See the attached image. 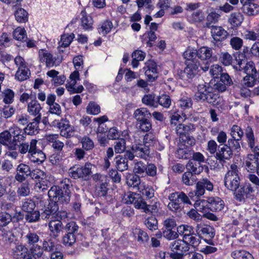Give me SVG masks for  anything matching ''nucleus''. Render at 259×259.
I'll return each mask as SVG.
<instances>
[{
  "mask_svg": "<svg viewBox=\"0 0 259 259\" xmlns=\"http://www.w3.org/2000/svg\"><path fill=\"white\" fill-rule=\"evenodd\" d=\"M168 199L169 202L167 204V208L175 213L181 211L183 208L182 203L190 204L189 197L183 192L172 193L169 195Z\"/></svg>",
  "mask_w": 259,
  "mask_h": 259,
  "instance_id": "obj_1",
  "label": "nucleus"
},
{
  "mask_svg": "<svg viewBox=\"0 0 259 259\" xmlns=\"http://www.w3.org/2000/svg\"><path fill=\"white\" fill-rule=\"evenodd\" d=\"M237 166L234 164L230 166L224 178L225 187L229 190L235 192L240 186V179L238 174Z\"/></svg>",
  "mask_w": 259,
  "mask_h": 259,
  "instance_id": "obj_2",
  "label": "nucleus"
},
{
  "mask_svg": "<svg viewBox=\"0 0 259 259\" xmlns=\"http://www.w3.org/2000/svg\"><path fill=\"white\" fill-rule=\"evenodd\" d=\"M93 165L90 163H86L84 166H73L68 171L69 176L74 179H80L87 181L90 179L92 174Z\"/></svg>",
  "mask_w": 259,
  "mask_h": 259,
  "instance_id": "obj_3",
  "label": "nucleus"
},
{
  "mask_svg": "<svg viewBox=\"0 0 259 259\" xmlns=\"http://www.w3.org/2000/svg\"><path fill=\"white\" fill-rule=\"evenodd\" d=\"M206 206L212 211H220L225 207L224 201L219 197H210L207 200L199 199L196 200L194 206L197 208L199 206Z\"/></svg>",
  "mask_w": 259,
  "mask_h": 259,
  "instance_id": "obj_4",
  "label": "nucleus"
},
{
  "mask_svg": "<svg viewBox=\"0 0 259 259\" xmlns=\"http://www.w3.org/2000/svg\"><path fill=\"white\" fill-rule=\"evenodd\" d=\"M30 177L32 179L38 180L34 186V189L37 192H44L47 190L50 184L48 180V176L43 171L39 169L31 170Z\"/></svg>",
  "mask_w": 259,
  "mask_h": 259,
  "instance_id": "obj_5",
  "label": "nucleus"
},
{
  "mask_svg": "<svg viewBox=\"0 0 259 259\" xmlns=\"http://www.w3.org/2000/svg\"><path fill=\"white\" fill-rule=\"evenodd\" d=\"M186 67L183 71H181L179 75L180 78L184 80L192 79L199 72L200 63L198 61H186Z\"/></svg>",
  "mask_w": 259,
  "mask_h": 259,
  "instance_id": "obj_6",
  "label": "nucleus"
},
{
  "mask_svg": "<svg viewBox=\"0 0 259 259\" xmlns=\"http://www.w3.org/2000/svg\"><path fill=\"white\" fill-rule=\"evenodd\" d=\"M39 61L45 63L47 67H53L59 66L62 61V58L59 56L54 57L48 50L41 49L38 51Z\"/></svg>",
  "mask_w": 259,
  "mask_h": 259,
  "instance_id": "obj_7",
  "label": "nucleus"
},
{
  "mask_svg": "<svg viewBox=\"0 0 259 259\" xmlns=\"http://www.w3.org/2000/svg\"><path fill=\"white\" fill-rule=\"evenodd\" d=\"M254 191L251 185L246 182L242 187L234 192V195L237 200L242 202L244 201L246 198H251Z\"/></svg>",
  "mask_w": 259,
  "mask_h": 259,
  "instance_id": "obj_8",
  "label": "nucleus"
},
{
  "mask_svg": "<svg viewBox=\"0 0 259 259\" xmlns=\"http://www.w3.org/2000/svg\"><path fill=\"white\" fill-rule=\"evenodd\" d=\"M131 149L135 153L136 157L147 159L149 157L150 148L142 142L135 141L131 146Z\"/></svg>",
  "mask_w": 259,
  "mask_h": 259,
  "instance_id": "obj_9",
  "label": "nucleus"
},
{
  "mask_svg": "<svg viewBox=\"0 0 259 259\" xmlns=\"http://www.w3.org/2000/svg\"><path fill=\"white\" fill-rule=\"evenodd\" d=\"M125 203L133 204L137 209H142L146 206V202L140 194L128 192L125 198Z\"/></svg>",
  "mask_w": 259,
  "mask_h": 259,
  "instance_id": "obj_10",
  "label": "nucleus"
},
{
  "mask_svg": "<svg viewBox=\"0 0 259 259\" xmlns=\"http://www.w3.org/2000/svg\"><path fill=\"white\" fill-rule=\"evenodd\" d=\"M245 136L248 147L250 148L252 152L254 153L255 157L259 158V146H255V139L253 131L252 128L248 126L245 130Z\"/></svg>",
  "mask_w": 259,
  "mask_h": 259,
  "instance_id": "obj_11",
  "label": "nucleus"
},
{
  "mask_svg": "<svg viewBox=\"0 0 259 259\" xmlns=\"http://www.w3.org/2000/svg\"><path fill=\"white\" fill-rule=\"evenodd\" d=\"M240 3L242 11L246 15L251 16L259 13V5L255 3V0H240Z\"/></svg>",
  "mask_w": 259,
  "mask_h": 259,
  "instance_id": "obj_12",
  "label": "nucleus"
},
{
  "mask_svg": "<svg viewBox=\"0 0 259 259\" xmlns=\"http://www.w3.org/2000/svg\"><path fill=\"white\" fill-rule=\"evenodd\" d=\"M16 174L15 180L19 183H22L30 177L31 168L28 165L21 163L16 168Z\"/></svg>",
  "mask_w": 259,
  "mask_h": 259,
  "instance_id": "obj_13",
  "label": "nucleus"
},
{
  "mask_svg": "<svg viewBox=\"0 0 259 259\" xmlns=\"http://www.w3.org/2000/svg\"><path fill=\"white\" fill-rule=\"evenodd\" d=\"M70 78L71 79V82L67 83L66 88L71 94L80 93L83 90V87L82 85L75 88L74 86L76 83V80H79V74L78 71L76 69L70 75Z\"/></svg>",
  "mask_w": 259,
  "mask_h": 259,
  "instance_id": "obj_14",
  "label": "nucleus"
},
{
  "mask_svg": "<svg viewBox=\"0 0 259 259\" xmlns=\"http://www.w3.org/2000/svg\"><path fill=\"white\" fill-rule=\"evenodd\" d=\"M37 142L36 139H32L30 142H22L18 145V150L21 154H27L28 157L34 150H35Z\"/></svg>",
  "mask_w": 259,
  "mask_h": 259,
  "instance_id": "obj_15",
  "label": "nucleus"
},
{
  "mask_svg": "<svg viewBox=\"0 0 259 259\" xmlns=\"http://www.w3.org/2000/svg\"><path fill=\"white\" fill-rule=\"evenodd\" d=\"M197 57L202 60H209V62L218 60L217 56L212 54L211 49L207 47H201L197 50Z\"/></svg>",
  "mask_w": 259,
  "mask_h": 259,
  "instance_id": "obj_16",
  "label": "nucleus"
},
{
  "mask_svg": "<svg viewBox=\"0 0 259 259\" xmlns=\"http://www.w3.org/2000/svg\"><path fill=\"white\" fill-rule=\"evenodd\" d=\"M233 155V151L226 144L219 145L215 157L221 162H225L230 159Z\"/></svg>",
  "mask_w": 259,
  "mask_h": 259,
  "instance_id": "obj_17",
  "label": "nucleus"
},
{
  "mask_svg": "<svg viewBox=\"0 0 259 259\" xmlns=\"http://www.w3.org/2000/svg\"><path fill=\"white\" fill-rule=\"evenodd\" d=\"M58 126L60 129V135L62 137L68 138L73 135L74 129L71 126L68 120L62 119L58 123Z\"/></svg>",
  "mask_w": 259,
  "mask_h": 259,
  "instance_id": "obj_18",
  "label": "nucleus"
},
{
  "mask_svg": "<svg viewBox=\"0 0 259 259\" xmlns=\"http://www.w3.org/2000/svg\"><path fill=\"white\" fill-rule=\"evenodd\" d=\"M144 69L145 70V75L149 81H153L157 78V70L155 62L151 60L148 61L146 63Z\"/></svg>",
  "mask_w": 259,
  "mask_h": 259,
  "instance_id": "obj_19",
  "label": "nucleus"
},
{
  "mask_svg": "<svg viewBox=\"0 0 259 259\" xmlns=\"http://www.w3.org/2000/svg\"><path fill=\"white\" fill-rule=\"evenodd\" d=\"M212 37L216 41L225 39L228 35V32L222 26H214L210 28Z\"/></svg>",
  "mask_w": 259,
  "mask_h": 259,
  "instance_id": "obj_20",
  "label": "nucleus"
},
{
  "mask_svg": "<svg viewBox=\"0 0 259 259\" xmlns=\"http://www.w3.org/2000/svg\"><path fill=\"white\" fill-rule=\"evenodd\" d=\"M1 144L7 146L9 149L12 150L16 149V144L13 143V139L12 140V135L10 131L6 130L0 133Z\"/></svg>",
  "mask_w": 259,
  "mask_h": 259,
  "instance_id": "obj_21",
  "label": "nucleus"
},
{
  "mask_svg": "<svg viewBox=\"0 0 259 259\" xmlns=\"http://www.w3.org/2000/svg\"><path fill=\"white\" fill-rule=\"evenodd\" d=\"M13 137V143L17 145V143H21L26 139V134H25L20 128L17 126H14L10 129Z\"/></svg>",
  "mask_w": 259,
  "mask_h": 259,
  "instance_id": "obj_22",
  "label": "nucleus"
},
{
  "mask_svg": "<svg viewBox=\"0 0 259 259\" xmlns=\"http://www.w3.org/2000/svg\"><path fill=\"white\" fill-rule=\"evenodd\" d=\"M196 229L197 234L202 235L205 238L211 239L214 237V229L210 226L205 224H198Z\"/></svg>",
  "mask_w": 259,
  "mask_h": 259,
  "instance_id": "obj_23",
  "label": "nucleus"
},
{
  "mask_svg": "<svg viewBox=\"0 0 259 259\" xmlns=\"http://www.w3.org/2000/svg\"><path fill=\"white\" fill-rule=\"evenodd\" d=\"M41 118L39 116L34 118L31 122L28 123L27 126L23 129L26 135H35L39 132V124Z\"/></svg>",
  "mask_w": 259,
  "mask_h": 259,
  "instance_id": "obj_24",
  "label": "nucleus"
},
{
  "mask_svg": "<svg viewBox=\"0 0 259 259\" xmlns=\"http://www.w3.org/2000/svg\"><path fill=\"white\" fill-rule=\"evenodd\" d=\"M194 126L191 124H185L179 123L175 128L176 134L179 136V140L181 141V139L184 138L189 134L191 131L194 130Z\"/></svg>",
  "mask_w": 259,
  "mask_h": 259,
  "instance_id": "obj_25",
  "label": "nucleus"
},
{
  "mask_svg": "<svg viewBox=\"0 0 259 259\" xmlns=\"http://www.w3.org/2000/svg\"><path fill=\"white\" fill-rule=\"evenodd\" d=\"M126 183L128 187L138 190L143 183L141 182L139 176L133 173H127L126 175Z\"/></svg>",
  "mask_w": 259,
  "mask_h": 259,
  "instance_id": "obj_26",
  "label": "nucleus"
},
{
  "mask_svg": "<svg viewBox=\"0 0 259 259\" xmlns=\"http://www.w3.org/2000/svg\"><path fill=\"white\" fill-rule=\"evenodd\" d=\"M48 226L49 230L52 234V237L54 238H57L63 229L62 222L58 220H51L49 223Z\"/></svg>",
  "mask_w": 259,
  "mask_h": 259,
  "instance_id": "obj_27",
  "label": "nucleus"
},
{
  "mask_svg": "<svg viewBox=\"0 0 259 259\" xmlns=\"http://www.w3.org/2000/svg\"><path fill=\"white\" fill-rule=\"evenodd\" d=\"M128 132L124 131L122 132V136L123 138L118 139L114 143V150L116 153L121 154L126 150V141L125 138L128 136Z\"/></svg>",
  "mask_w": 259,
  "mask_h": 259,
  "instance_id": "obj_28",
  "label": "nucleus"
},
{
  "mask_svg": "<svg viewBox=\"0 0 259 259\" xmlns=\"http://www.w3.org/2000/svg\"><path fill=\"white\" fill-rule=\"evenodd\" d=\"M206 83L199 84L197 87V92L195 95V99L197 101H203L209 91H212L211 87L206 86Z\"/></svg>",
  "mask_w": 259,
  "mask_h": 259,
  "instance_id": "obj_29",
  "label": "nucleus"
},
{
  "mask_svg": "<svg viewBox=\"0 0 259 259\" xmlns=\"http://www.w3.org/2000/svg\"><path fill=\"white\" fill-rule=\"evenodd\" d=\"M170 247L173 252L181 253L183 254L190 249L189 245L182 239L175 240L171 244Z\"/></svg>",
  "mask_w": 259,
  "mask_h": 259,
  "instance_id": "obj_30",
  "label": "nucleus"
},
{
  "mask_svg": "<svg viewBox=\"0 0 259 259\" xmlns=\"http://www.w3.org/2000/svg\"><path fill=\"white\" fill-rule=\"evenodd\" d=\"M259 164V158L254 155L248 154L245 161V166L248 171L254 172L256 170Z\"/></svg>",
  "mask_w": 259,
  "mask_h": 259,
  "instance_id": "obj_31",
  "label": "nucleus"
},
{
  "mask_svg": "<svg viewBox=\"0 0 259 259\" xmlns=\"http://www.w3.org/2000/svg\"><path fill=\"white\" fill-rule=\"evenodd\" d=\"M42 108L36 100H32L27 105V112L31 115L41 118L40 111Z\"/></svg>",
  "mask_w": 259,
  "mask_h": 259,
  "instance_id": "obj_32",
  "label": "nucleus"
},
{
  "mask_svg": "<svg viewBox=\"0 0 259 259\" xmlns=\"http://www.w3.org/2000/svg\"><path fill=\"white\" fill-rule=\"evenodd\" d=\"M186 168L187 171L191 172L194 175H199L203 170L202 165L199 162L190 160L186 165Z\"/></svg>",
  "mask_w": 259,
  "mask_h": 259,
  "instance_id": "obj_33",
  "label": "nucleus"
},
{
  "mask_svg": "<svg viewBox=\"0 0 259 259\" xmlns=\"http://www.w3.org/2000/svg\"><path fill=\"white\" fill-rule=\"evenodd\" d=\"M80 15L81 16L80 19L81 26L84 30H92L93 24L92 18L90 16L88 15L84 11H82Z\"/></svg>",
  "mask_w": 259,
  "mask_h": 259,
  "instance_id": "obj_34",
  "label": "nucleus"
},
{
  "mask_svg": "<svg viewBox=\"0 0 259 259\" xmlns=\"http://www.w3.org/2000/svg\"><path fill=\"white\" fill-rule=\"evenodd\" d=\"M150 116V113L146 108H138L134 113V117L137 122L147 119Z\"/></svg>",
  "mask_w": 259,
  "mask_h": 259,
  "instance_id": "obj_35",
  "label": "nucleus"
},
{
  "mask_svg": "<svg viewBox=\"0 0 259 259\" xmlns=\"http://www.w3.org/2000/svg\"><path fill=\"white\" fill-rule=\"evenodd\" d=\"M244 19L243 15L239 12H235L231 14L229 23L234 27H238L242 23Z\"/></svg>",
  "mask_w": 259,
  "mask_h": 259,
  "instance_id": "obj_36",
  "label": "nucleus"
},
{
  "mask_svg": "<svg viewBox=\"0 0 259 259\" xmlns=\"http://www.w3.org/2000/svg\"><path fill=\"white\" fill-rule=\"evenodd\" d=\"M28 158L33 163H42L46 159V155L41 150L36 147L35 150H34Z\"/></svg>",
  "mask_w": 259,
  "mask_h": 259,
  "instance_id": "obj_37",
  "label": "nucleus"
},
{
  "mask_svg": "<svg viewBox=\"0 0 259 259\" xmlns=\"http://www.w3.org/2000/svg\"><path fill=\"white\" fill-rule=\"evenodd\" d=\"M138 191L141 192L144 197H145L146 199H151L154 196V190L152 186L146 185L144 183H143L140 188L138 189Z\"/></svg>",
  "mask_w": 259,
  "mask_h": 259,
  "instance_id": "obj_38",
  "label": "nucleus"
},
{
  "mask_svg": "<svg viewBox=\"0 0 259 259\" xmlns=\"http://www.w3.org/2000/svg\"><path fill=\"white\" fill-rule=\"evenodd\" d=\"M115 167L120 171H124L128 168V161L122 155H119L115 158Z\"/></svg>",
  "mask_w": 259,
  "mask_h": 259,
  "instance_id": "obj_39",
  "label": "nucleus"
},
{
  "mask_svg": "<svg viewBox=\"0 0 259 259\" xmlns=\"http://www.w3.org/2000/svg\"><path fill=\"white\" fill-rule=\"evenodd\" d=\"M177 231L178 233V236L180 235L182 236V239L186 238V236L191 235L194 231V228L187 225H181L177 228Z\"/></svg>",
  "mask_w": 259,
  "mask_h": 259,
  "instance_id": "obj_40",
  "label": "nucleus"
},
{
  "mask_svg": "<svg viewBox=\"0 0 259 259\" xmlns=\"http://www.w3.org/2000/svg\"><path fill=\"white\" fill-rule=\"evenodd\" d=\"M64 191L57 186H52L48 191V196L52 199V201H55L57 203L58 198L63 194Z\"/></svg>",
  "mask_w": 259,
  "mask_h": 259,
  "instance_id": "obj_41",
  "label": "nucleus"
},
{
  "mask_svg": "<svg viewBox=\"0 0 259 259\" xmlns=\"http://www.w3.org/2000/svg\"><path fill=\"white\" fill-rule=\"evenodd\" d=\"M234 259H253L252 255L244 250H236L231 253Z\"/></svg>",
  "mask_w": 259,
  "mask_h": 259,
  "instance_id": "obj_42",
  "label": "nucleus"
},
{
  "mask_svg": "<svg viewBox=\"0 0 259 259\" xmlns=\"http://www.w3.org/2000/svg\"><path fill=\"white\" fill-rule=\"evenodd\" d=\"M25 238L29 247L37 245L39 242L38 235L34 232H28L25 236Z\"/></svg>",
  "mask_w": 259,
  "mask_h": 259,
  "instance_id": "obj_43",
  "label": "nucleus"
},
{
  "mask_svg": "<svg viewBox=\"0 0 259 259\" xmlns=\"http://www.w3.org/2000/svg\"><path fill=\"white\" fill-rule=\"evenodd\" d=\"M74 38V34L73 33L64 34L61 36V41L59 42L60 46L58 47L59 52H63V50H61L62 47H67L69 46L73 39Z\"/></svg>",
  "mask_w": 259,
  "mask_h": 259,
  "instance_id": "obj_44",
  "label": "nucleus"
},
{
  "mask_svg": "<svg viewBox=\"0 0 259 259\" xmlns=\"http://www.w3.org/2000/svg\"><path fill=\"white\" fill-rule=\"evenodd\" d=\"M142 103L147 106L156 108L158 107L157 98L153 95H145L142 99Z\"/></svg>",
  "mask_w": 259,
  "mask_h": 259,
  "instance_id": "obj_45",
  "label": "nucleus"
},
{
  "mask_svg": "<svg viewBox=\"0 0 259 259\" xmlns=\"http://www.w3.org/2000/svg\"><path fill=\"white\" fill-rule=\"evenodd\" d=\"M146 164L145 163L142 161L137 162L134 167V174L142 177L146 176Z\"/></svg>",
  "mask_w": 259,
  "mask_h": 259,
  "instance_id": "obj_46",
  "label": "nucleus"
},
{
  "mask_svg": "<svg viewBox=\"0 0 259 259\" xmlns=\"http://www.w3.org/2000/svg\"><path fill=\"white\" fill-rule=\"evenodd\" d=\"M182 181L185 185L192 186L195 183L196 179L194 175L187 171L183 174Z\"/></svg>",
  "mask_w": 259,
  "mask_h": 259,
  "instance_id": "obj_47",
  "label": "nucleus"
},
{
  "mask_svg": "<svg viewBox=\"0 0 259 259\" xmlns=\"http://www.w3.org/2000/svg\"><path fill=\"white\" fill-rule=\"evenodd\" d=\"M3 102L7 104H10L14 101L15 93L10 89H7L2 92Z\"/></svg>",
  "mask_w": 259,
  "mask_h": 259,
  "instance_id": "obj_48",
  "label": "nucleus"
},
{
  "mask_svg": "<svg viewBox=\"0 0 259 259\" xmlns=\"http://www.w3.org/2000/svg\"><path fill=\"white\" fill-rule=\"evenodd\" d=\"M30 74V71L28 67L18 69L15 74V77L19 81H24L26 80Z\"/></svg>",
  "mask_w": 259,
  "mask_h": 259,
  "instance_id": "obj_49",
  "label": "nucleus"
},
{
  "mask_svg": "<svg viewBox=\"0 0 259 259\" xmlns=\"http://www.w3.org/2000/svg\"><path fill=\"white\" fill-rule=\"evenodd\" d=\"M134 235L140 242H147L149 239V236L146 232L141 229L136 228L133 231Z\"/></svg>",
  "mask_w": 259,
  "mask_h": 259,
  "instance_id": "obj_50",
  "label": "nucleus"
},
{
  "mask_svg": "<svg viewBox=\"0 0 259 259\" xmlns=\"http://www.w3.org/2000/svg\"><path fill=\"white\" fill-rule=\"evenodd\" d=\"M183 241L188 245L189 246H192L193 247H195L197 246L199 242V239L197 237L196 234L194 231L193 233H191V235L187 236L186 238H184Z\"/></svg>",
  "mask_w": 259,
  "mask_h": 259,
  "instance_id": "obj_51",
  "label": "nucleus"
},
{
  "mask_svg": "<svg viewBox=\"0 0 259 259\" xmlns=\"http://www.w3.org/2000/svg\"><path fill=\"white\" fill-rule=\"evenodd\" d=\"M40 212L37 210H32L27 212L25 218L26 222L31 223L38 221L40 219Z\"/></svg>",
  "mask_w": 259,
  "mask_h": 259,
  "instance_id": "obj_52",
  "label": "nucleus"
},
{
  "mask_svg": "<svg viewBox=\"0 0 259 259\" xmlns=\"http://www.w3.org/2000/svg\"><path fill=\"white\" fill-rule=\"evenodd\" d=\"M16 20L21 23H25L28 20V13L22 8H19L15 13Z\"/></svg>",
  "mask_w": 259,
  "mask_h": 259,
  "instance_id": "obj_53",
  "label": "nucleus"
},
{
  "mask_svg": "<svg viewBox=\"0 0 259 259\" xmlns=\"http://www.w3.org/2000/svg\"><path fill=\"white\" fill-rule=\"evenodd\" d=\"M238 139L236 138H233L231 137V138L229 139L227 142V144L226 145L231 149L232 151H236L239 152L240 150V145L239 143V141Z\"/></svg>",
  "mask_w": 259,
  "mask_h": 259,
  "instance_id": "obj_54",
  "label": "nucleus"
},
{
  "mask_svg": "<svg viewBox=\"0 0 259 259\" xmlns=\"http://www.w3.org/2000/svg\"><path fill=\"white\" fill-rule=\"evenodd\" d=\"M157 102L158 105L159 104L165 108H169L171 105L170 97L166 94H162L157 98Z\"/></svg>",
  "mask_w": 259,
  "mask_h": 259,
  "instance_id": "obj_55",
  "label": "nucleus"
},
{
  "mask_svg": "<svg viewBox=\"0 0 259 259\" xmlns=\"http://www.w3.org/2000/svg\"><path fill=\"white\" fill-rule=\"evenodd\" d=\"M220 17V15L215 12H211L207 16L206 22L205 23V27L210 28L214 25L213 23L218 22Z\"/></svg>",
  "mask_w": 259,
  "mask_h": 259,
  "instance_id": "obj_56",
  "label": "nucleus"
},
{
  "mask_svg": "<svg viewBox=\"0 0 259 259\" xmlns=\"http://www.w3.org/2000/svg\"><path fill=\"white\" fill-rule=\"evenodd\" d=\"M196 56H197V50L194 49L188 48L183 54V57L186 59V61H198L195 59Z\"/></svg>",
  "mask_w": 259,
  "mask_h": 259,
  "instance_id": "obj_57",
  "label": "nucleus"
},
{
  "mask_svg": "<svg viewBox=\"0 0 259 259\" xmlns=\"http://www.w3.org/2000/svg\"><path fill=\"white\" fill-rule=\"evenodd\" d=\"M14 38L20 41L25 40L27 35L25 30L23 28L18 27L13 32Z\"/></svg>",
  "mask_w": 259,
  "mask_h": 259,
  "instance_id": "obj_58",
  "label": "nucleus"
},
{
  "mask_svg": "<svg viewBox=\"0 0 259 259\" xmlns=\"http://www.w3.org/2000/svg\"><path fill=\"white\" fill-rule=\"evenodd\" d=\"M98 187L97 188V192L99 196H105L108 190L107 179L100 183H98Z\"/></svg>",
  "mask_w": 259,
  "mask_h": 259,
  "instance_id": "obj_59",
  "label": "nucleus"
},
{
  "mask_svg": "<svg viewBox=\"0 0 259 259\" xmlns=\"http://www.w3.org/2000/svg\"><path fill=\"white\" fill-rule=\"evenodd\" d=\"M230 135L233 138L241 140L244 135V132L239 126L233 125L231 128Z\"/></svg>",
  "mask_w": 259,
  "mask_h": 259,
  "instance_id": "obj_60",
  "label": "nucleus"
},
{
  "mask_svg": "<svg viewBox=\"0 0 259 259\" xmlns=\"http://www.w3.org/2000/svg\"><path fill=\"white\" fill-rule=\"evenodd\" d=\"M163 237L167 240H171L178 238V231L176 232L173 229H162Z\"/></svg>",
  "mask_w": 259,
  "mask_h": 259,
  "instance_id": "obj_61",
  "label": "nucleus"
},
{
  "mask_svg": "<svg viewBox=\"0 0 259 259\" xmlns=\"http://www.w3.org/2000/svg\"><path fill=\"white\" fill-rule=\"evenodd\" d=\"M35 207V204L33 201L29 199H25L22 201L21 206L22 209L28 212L34 210Z\"/></svg>",
  "mask_w": 259,
  "mask_h": 259,
  "instance_id": "obj_62",
  "label": "nucleus"
},
{
  "mask_svg": "<svg viewBox=\"0 0 259 259\" xmlns=\"http://www.w3.org/2000/svg\"><path fill=\"white\" fill-rule=\"evenodd\" d=\"M145 225L151 231L158 229V222L155 217H151L146 219L145 221Z\"/></svg>",
  "mask_w": 259,
  "mask_h": 259,
  "instance_id": "obj_63",
  "label": "nucleus"
},
{
  "mask_svg": "<svg viewBox=\"0 0 259 259\" xmlns=\"http://www.w3.org/2000/svg\"><path fill=\"white\" fill-rule=\"evenodd\" d=\"M17 193L20 197H26L30 193V187L28 183H23L18 188Z\"/></svg>",
  "mask_w": 259,
  "mask_h": 259,
  "instance_id": "obj_64",
  "label": "nucleus"
}]
</instances>
